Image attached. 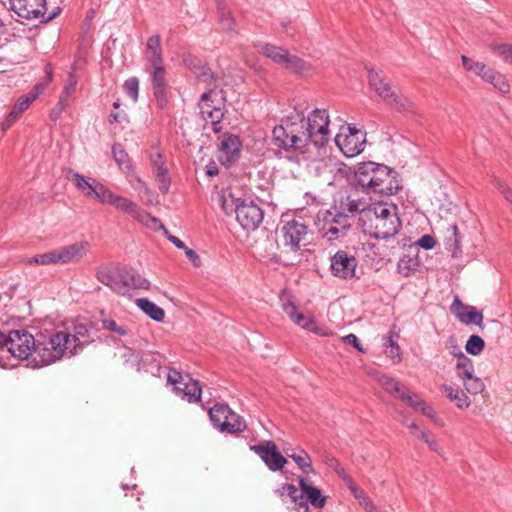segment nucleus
I'll return each mask as SVG.
<instances>
[{
  "label": "nucleus",
  "mask_w": 512,
  "mask_h": 512,
  "mask_svg": "<svg viewBox=\"0 0 512 512\" xmlns=\"http://www.w3.org/2000/svg\"><path fill=\"white\" fill-rule=\"evenodd\" d=\"M445 248L452 253L453 257L461 255V235L457 225H450L445 232L444 237Z\"/></svg>",
  "instance_id": "28"
},
{
  "label": "nucleus",
  "mask_w": 512,
  "mask_h": 512,
  "mask_svg": "<svg viewBox=\"0 0 512 512\" xmlns=\"http://www.w3.org/2000/svg\"><path fill=\"white\" fill-rule=\"evenodd\" d=\"M335 143L345 156L354 157L364 150L366 134L349 125L345 131H341L335 136Z\"/></svg>",
  "instance_id": "14"
},
{
  "label": "nucleus",
  "mask_w": 512,
  "mask_h": 512,
  "mask_svg": "<svg viewBox=\"0 0 512 512\" xmlns=\"http://www.w3.org/2000/svg\"><path fill=\"white\" fill-rule=\"evenodd\" d=\"M124 92L134 101L138 100L139 96V80L136 77H131L124 82Z\"/></svg>",
  "instance_id": "50"
},
{
  "label": "nucleus",
  "mask_w": 512,
  "mask_h": 512,
  "mask_svg": "<svg viewBox=\"0 0 512 512\" xmlns=\"http://www.w3.org/2000/svg\"><path fill=\"white\" fill-rule=\"evenodd\" d=\"M288 456L294 460V462L304 473L313 472L311 458L305 451H302V453L299 455L288 454Z\"/></svg>",
  "instance_id": "47"
},
{
  "label": "nucleus",
  "mask_w": 512,
  "mask_h": 512,
  "mask_svg": "<svg viewBox=\"0 0 512 512\" xmlns=\"http://www.w3.org/2000/svg\"><path fill=\"white\" fill-rule=\"evenodd\" d=\"M112 154L121 169L129 170L131 168L130 159L127 152L124 150L121 144H114L112 148Z\"/></svg>",
  "instance_id": "42"
},
{
  "label": "nucleus",
  "mask_w": 512,
  "mask_h": 512,
  "mask_svg": "<svg viewBox=\"0 0 512 512\" xmlns=\"http://www.w3.org/2000/svg\"><path fill=\"white\" fill-rule=\"evenodd\" d=\"M440 391L451 401L457 408L465 409L471 404V401L465 390L459 385L452 383H443L439 387Z\"/></svg>",
  "instance_id": "26"
},
{
  "label": "nucleus",
  "mask_w": 512,
  "mask_h": 512,
  "mask_svg": "<svg viewBox=\"0 0 512 512\" xmlns=\"http://www.w3.org/2000/svg\"><path fill=\"white\" fill-rule=\"evenodd\" d=\"M370 87L387 104L399 112H414V103L406 96L397 94L391 87L389 79L380 70L370 69L368 71Z\"/></svg>",
  "instance_id": "6"
},
{
  "label": "nucleus",
  "mask_w": 512,
  "mask_h": 512,
  "mask_svg": "<svg viewBox=\"0 0 512 512\" xmlns=\"http://www.w3.org/2000/svg\"><path fill=\"white\" fill-rule=\"evenodd\" d=\"M485 348L484 340L478 335H471L465 345L468 354L477 356L482 353Z\"/></svg>",
  "instance_id": "43"
},
{
  "label": "nucleus",
  "mask_w": 512,
  "mask_h": 512,
  "mask_svg": "<svg viewBox=\"0 0 512 512\" xmlns=\"http://www.w3.org/2000/svg\"><path fill=\"white\" fill-rule=\"evenodd\" d=\"M26 262L31 265L59 264L57 249L28 258Z\"/></svg>",
  "instance_id": "39"
},
{
  "label": "nucleus",
  "mask_w": 512,
  "mask_h": 512,
  "mask_svg": "<svg viewBox=\"0 0 512 512\" xmlns=\"http://www.w3.org/2000/svg\"><path fill=\"white\" fill-rule=\"evenodd\" d=\"M134 189L138 191L141 197H145L149 203H153V193L151 189L140 178L137 179V185Z\"/></svg>",
  "instance_id": "59"
},
{
  "label": "nucleus",
  "mask_w": 512,
  "mask_h": 512,
  "mask_svg": "<svg viewBox=\"0 0 512 512\" xmlns=\"http://www.w3.org/2000/svg\"><path fill=\"white\" fill-rule=\"evenodd\" d=\"M68 179L75 185V187L82 193L87 185L93 180V178L86 177L79 174L78 172L71 171Z\"/></svg>",
  "instance_id": "53"
},
{
  "label": "nucleus",
  "mask_w": 512,
  "mask_h": 512,
  "mask_svg": "<svg viewBox=\"0 0 512 512\" xmlns=\"http://www.w3.org/2000/svg\"><path fill=\"white\" fill-rule=\"evenodd\" d=\"M167 87H155L152 88L156 105L160 109H164L168 104Z\"/></svg>",
  "instance_id": "54"
},
{
  "label": "nucleus",
  "mask_w": 512,
  "mask_h": 512,
  "mask_svg": "<svg viewBox=\"0 0 512 512\" xmlns=\"http://www.w3.org/2000/svg\"><path fill=\"white\" fill-rule=\"evenodd\" d=\"M250 449L261 458L271 471H279L287 463L286 458L280 453L273 441L261 442L251 446Z\"/></svg>",
  "instance_id": "18"
},
{
  "label": "nucleus",
  "mask_w": 512,
  "mask_h": 512,
  "mask_svg": "<svg viewBox=\"0 0 512 512\" xmlns=\"http://www.w3.org/2000/svg\"><path fill=\"white\" fill-rule=\"evenodd\" d=\"M108 190L109 189L101 182L93 179L89 185L86 186L82 194L87 198L94 199L100 203H103Z\"/></svg>",
  "instance_id": "34"
},
{
  "label": "nucleus",
  "mask_w": 512,
  "mask_h": 512,
  "mask_svg": "<svg viewBox=\"0 0 512 512\" xmlns=\"http://www.w3.org/2000/svg\"><path fill=\"white\" fill-rule=\"evenodd\" d=\"M352 183L367 194L381 196L393 195L401 188L395 171L386 165L371 161L356 165Z\"/></svg>",
  "instance_id": "2"
},
{
  "label": "nucleus",
  "mask_w": 512,
  "mask_h": 512,
  "mask_svg": "<svg viewBox=\"0 0 512 512\" xmlns=\"http://www.w3.org/2000/svg\"><path fill=\"white\" fill-rule=\"evenodd\" d=\"M299 485L309 502L317 507L322 508L326 503V497L322 495L320 489L311 485L306 479L300 478Z\"/></svg>",
  "instance_id": "29"
},
{
  "label": "nucleus",
  "mask_w": 512,
  "mask_h": 512,
  "mask_svg": "<svg viewBox=\"0 0 512 512\" xmlns=\"http://www.w3.org/2000/svg\"><path fill=\"white\" fill-rule=\"evenodd\" d=\"M152 170L155 177H159L168 173L167 168L164 165L161 154H157L152 158Z\"/></svg>",
  "instance_id": "56"
},
{
  "label": "nucleus",
  "mask_w": 512,
  "mask_h": 512,
  "mask_svg": "<svg viewBox=\"0 0 512 512\" xmlns=\"http://www.w3.org/2000/svg\"><path fill=\"white\" fill-rule=\"evenodd\" d=\"M38 342L40 340H36L25 330H12L8 334L7 351L17 359L28 360V366L32 367L33 354Z\"/></svg>",
  "instance_id": "8"
},
{
  "label": "nucleus",
  "mask_w": 512,
  "mask_h": 512,
  "mask_svg": "<svg viewBox=\"0 0 512 512\" xmlns=\"http://www.w3.org/2000/svg\"><path fill=\"white\" fill-rule=\"evenodd\" d=\"M358 223L366 235L382 240L394 239L401 229L397 207L386 203L369 206L368 211L359 217Z\"/></svg>",
  "instance_id": "3"
},
{
  "label": "nucleus",
  "mask_w": 512,
  "mask_h": 512,
  "mask_svg": "<svg viewBox=\"0 0 512 512\" xmlns=\"http://www.w3.org/2000/svg\"><path fill=\"white\" fill-rule=\"evenodd\" d=\"M284 301V299H282ZM283 311L286 313V315L290 318V320L300 326L301 328L313 332L318 335H327L326 332L323 331V329L319 326H317L315 320L313 317L307 316L301 312L298 311L296 305L291 302H283L282 303Z\"/></svg>",
  "instance_id": "21"
},
{
  "label": "nucleus",
  "mask_w": 512,
  "mask_h": 512,
  "mask_svg": "<svg viewBox=\"0 0 512 512\" xmlns=\"http://www.w3.org/2000/svg\"><path fill=\"white\" fill-rule=\"evenodd\" d=\"M88 327L85 324H78L74 326L73 333L69 331V339L73 346L75 345L76 351L79 353L83 347L88 343Z\"/></svg>",
  "instance_id": "32"
},
{
  "label": "nucleus",
  "mask_w": 512,
  "mask_h": 512,
  "mask_svg": "<svg viewBox=\"0 0 512 512\" xmlns=\"http://www.w3.org/2000/svg\"><path fill=\"white\" fill-rule=\"evenodd\" d=\"M280 497H284L285 495L289 496L290 499L293 501V502H297L298 500H300L299 502V506H305V503L303 502V498H302V495L300 494L299 490L297 489L296 486H294L293 484H284L282 485L281 487H279L276 491H275Z\"/></svg>",
  "instance_id": "41"
},
{
  "label": "nucleus",
  "mask_w": 512,
  "mask_h": 512,
  "mask_svg": "<svg viewBox=\"0 0 512 512\" xmlns=\"http://www.w3.org/2000/svg\"><path fill=\"white\" fill-rule=\"evenodd\" d=\"M76 85H77L76 77L74 76L73 73H69L67 83L65 84L61 95L66 96L67 98L70 99V97L72 96V94L75 91Z\"/></svg>",
  "instance_id": "60"
},
{
  "label": "nucleus",
  "mask_w": 512,
  "mask_h": 512,
  "mask_svg": "<svg viewBox=\"0 0 512 512\" xmlns=\"http://www.w3.org/2000/svg\"><path fill=\"white\" fill-rule=\"evenodd\" d=\"M399 398L403 401H406L408 405L414 408L415 410H420L422 408V405L425 404V402L421 400L416 394L411 393L407 389L400 393Z\"/></svg>",
  "instance_id": "51"
},
{
  "label": "nucleus",
  "mask_w": 512,
  "mask_h": 512,
  "mask_svg": "<svg viewBox=\"0 0 512 512\" xmlns=\"http://www.w3.org/2000/svg\"><path fill=\"white\" fill-rule=\"evenodd\" d=\"M236 219L246 231H255L264 219V212L254 200L237 198L233 201Z\"/></svg>",
  "instance_id": "10"
},
{
  "label": "nucleus",
  "mask_w": 512,
  "mask_h": 512,
  "mask_svg": "<svg viewBox=\"0 0 512 512\" xmlns=\"http://www.w3.org/2000/svg\"><path fill=\"white\" fill-rule=\"evenodd\" d=\"M137 307L148 315L152 320L162 322L165 317V311L147 298H138L135 300Z\"/></svg>",
  "instance_id": "30"
},
{
  "label": "nucleus",
  "mask_w": 512,
  "mask_h": 512,
  "mask_svg": "<svg viewBox=\"0 0 512 512\" xmlns=\"http://www.w3.org/2000/svg\"><path fill=\"white\" fill-rule=\"evenodd\" d=\"M101 323L103 329L115 333L118 336H126L128 334L127 328L117 323L114 319L104 318L101 320Z\"/></svg>",
  "instance_id": "49"
},
{
  "label": "nucleus",
  "mask_w": 512,
  "mask_h": 512,
  "mask_svg": "<svg viewBox=\"0 0 512 512\" xmlns=\"http://www.w3.org/2000/svg\"><path fill=\"white\" fill-rule=\"evenodd\" d=\"M446 350L450 355L455 357L457 360L465 357L466 355L462 351V348L458 345L457 339L455 336H450L444 343Z\"/></svg>",
  "instance_id": "52"
},
{
  "label": "nucleus",
  "mask_w": 512,
  "mask_h": 512,
  "mask_svg": "<svg viewBox=\"0 0 512 512\" xmlns=\"http://www.w3.org/2000/svg\"><path fill=\"white\" fill-rule=\"evenodd\" d=\"M461 60H462V64H463V67L465 68V70L472 72V73H474L479 68V65L482 63V62L474 61L473 59H471L465 55L461 56Z\"/></svg>",
  "instance_id": "62"
},
{
  "label": "nucleus",
  "mask_w": 512,
  "mask_h": 512,
  "mask_svg": "<svg viewBox=\"0 0 512 512\" xmlns=\"http://www.w3.org/2000/svg\"><path fill=\"white\" fill-rule=\"evenodd\" d=\"M455 371L459 380L464 381L475 373L473 361L467 356L458 359L455 364Z\"/></svg>",
  "instance_id": "37"
},
{
  "label": "nucleus",
  "mask_w": 512,
  "mask_h": 512,
  "mask_svg": "<svg viewBox=\"0 0 512 512\" xmlns=\"http://www.w3.org/2000/svg\"><path fill=\"white\" fill-rule=\"evenodd\" d=\"M330 138L329 115L316 108L305 118L302 113L287 117L272 131V142L285 151H295L305 157L311 148L324 147Z\"/></svg>",
  "instance_id": "1"
},
{
  "label": "nucleus",
  "mask_w": 512,
  "mask_h": 512,
  "mask_svg": "<svg viewBox=\"0 0 512 512\" xmlns=\"http://www.w3.org/2000/svg\"><path fill=\"white\" fill-rule=\"evenodd\" d=\"M45 71V78L38 82L28 94L18 98L17 102L9 113L14 118L18 119L20 114L28 109L30 104L35 101L40 94L43 93L47 85L51 82L52 70L49 65H46Z\"/></svg>",
  "instance_id": "20"
},
{
  "label": "nucleus",
  "mask_w": 512,
  "mask_h": 512,
  "mask_svg": "<svg viewBox=\"0 0 512 512\" xmlns=\"http://www.w3.org/2000/svg\"><path fill=\"white\" fill-rule=\"evenodd\" d=\"M350 228L351 221L346 216L337 214L334 210V212L328 211L326 213L321 231L322 236L327 241L332 242L344 238Z\"/></svg>",
  "instance_id": "16"
},
{
  "label": "nucleus",
  "mask_w": 512,
  "mask_h": 512,
  "mask_svg": "<svg viewBox=\"0 0 512 512\" xmlns=\"http://www.w3.org/2000/svg\"><path fill=\"white\" fill-rule=\"evenodd\" d=\"M209 417L214 427L221 432L236 433L245 430V421L226 404H215L209 409Z\"/></svg>",
  "instance_id": "9"
},
{
  "label": "nucleus",
  "mask_w": 512,
  "mask_h": 512,
  "mask_svg": "<svg viewBox=\"0 0 512 512\" xmlns=\"http://www.w3.org/2000/svg\"><path fill=\"white\" fill-rule=\"evenodd\" d=\"M167 380L174 385V390L182 399L189 403H196L201 398L202 388L199 382L190 378L188 374L183 375L177 370H170Z\"/></svg>",
  "instance_id": "12"
},
{
  "label": "nucleus",
  "mask_w": 512,
  "mask_h": 512,
  "mask_svg": "<svg viewBox=\"0 0 512 512\" xmlns=\"http://www.w3.org/2000/svg\"><path fill=\"white\" fill-rule=\"evenodd\" d=\"M369 206L365 201L355 198L352 195L342 197L338 204L334 207L337 214L346 216L351 221V218L356 214L362 217L364 211H368Z\"/></svg>",
  "instance_id": "24"
},
{
  "label": "nucleus",
  "mask_w": 512,
  "mask_h": 512,
  "mask_svg": "<svg viewBox=\"0 0 512 512\" xmlns=\"http://www.w3.org/2000/svg\"><path fill=\"white\" fill-rule=\"evenodd\" d=\"M102 204L112 205L117 210L131 215L134 219L147 226L150 224V222H158L157 218L144 211L135 202L126 197L113 193L110 189L106 193V197Z\"/></svg>",
  "instance_id": "13"
},
{
  "label": "nucleus",
  "mask_w": 512,
  "mask_h": 512,
  "mask_svg": "<svg viewBox=\"0 0 512 512\" xmlns=\"http://www.w3.org/2000/svg\"><path fill=\"white\" fill-rule=\"evenodd\" d=\"M435 244H436L435 238L431 235L425 234L417 242L412 243V244H407L406 237H403L401 240L397 239L396 245H392L391 249L392 250L400 249V248L404 249L406 246H417V253H418L419 248H423L425 250H431L432 248H434Z\"/></svg>",
  "instance_id": "33"
},
{
  "label": "nucleus",
  "mask_w": 512,
  "mask_h": 512,
  "mask_svg": "<svg viewBox=\"0 0 512 512\" xmlns=\"http://www.w3.org/2000/svg\"><path fill=\"white\" fill-rule=\"evenodd\" d=\"M491 48L504 62L512 64V45L505 43L493 44Z\"/></svg>",
  "instance_id": "48"
},
{
  "label": "nucleus",
  "mask_w": 512,
  "mask_h": 512,
  "mask_svg": "<svg viewBox=\"0 0 512 512\" xmlns=\"http://www.w3.org/2000/svg\"><path fill=\"white\" fill-rule=\"evenodd\" d=\"M468 305H465L458 296H456L451 304V312L457 317V319H460L461 315H464L465 312L469 310Z\"/></svg>",
  "instance_id": "58"
},
{
  "label": "nucleus",
  "mask_w": 512,
  "mask_h": 512,
  "mask_svg": "<svg viewBox=\"0 0 512 512\" xmlns=\"http://www.w3.org/2000/svg\"><path fill=\"white\" fill-rule=\"evenodd\" d=\"M217 10L219 13V23L226 32L232 33L235 32V21L231 16V13L224 2H219L217 5Z\"/></svg>",
  "instance_id": "36"
},
{
  "label": "nucleus",
  "mask_w": 512,
  "mask_h": 512,
  "mask_svg": "<svg viewBox=\"0 0 512 512\" xmlns=\"http://www.w3.org/2000/svg\"><path fill=\"white\" fill-rule=\"evenodd\" d=\"M493 71V69L488 68L484 63H481L479 65V68L474 72V74L486 82L487 80H489Z\"/></svg>",
  "instance_id": "64"
},
{
  "label": "nucleus",
  "mask_w": 512,
  "mask_h": 512,
  "mask_svg": "<svg viewBox=\"0 0 512 512\" xmlns=\"http://www.w3.org/2000/svg\"><path fill=\"white\" fill-rule=\"evenodd\" d=\"M96 278L114 292L126 295L133 289L148 290L150 282L136 271L127 268L101 266L96 271Z\"/></svg>",
  "instance_id": "5"
},
{
  "label": "nucleus",
  "mask_w": 512,
  "mask_h": 512,
  "mask_svg": "<svg viewBox=\"0 0 512 512\" xmlns=\"http://www.w3.org/2000/svg\"><path fill=\"white\" fill-rule=\"evenodd\" d=\"M256 47L259 53L295 74H305L312 70V66L308 62L296 55L289 54L287 50L281 47L270 43H259Z\"/></svg>",
  "instance_id": "7"
},
{
  "label": "nucleus",
  "mask_w": 512,
  "mask_h": 512,
  "mask_svg": "<svg viewBox=\"0 0 512 512\" xmlns=\"http://www.w3.org/2000/svg\"><path fill=\"white\" fill-rule=\"evenodd\" d=\"M90 243L88 241L74 242L57 249L59 264L80 262L88 253Z\"/></svg>",
  "instance_id": "23"
},
{
  "label": "nucleus",
  "mask_w": 512,
  "mask_h": 512,
  "mask_svg": "<svg viewBox=\"0 0 512 512\" xmlns=\"http://www.w3.org/2000/svg\"><path fill=\"white\" fill-rule=\"evenodd\" d=\"M10 9L15 12L20 18L31 20L39 19L42 23H47L54 19L60 9L57 8L49 15H46V1L45 0H9Z\"/></svg>",
  "instance_id": "11"
},
{
  "label": "nucleus",
  "mask_w": 512,
  "mask_h": 512,
  "mask_svg": "<svg viewBox=\"0 0 512 512\" xmlns=\"http://www.w3.org/2000/svg\"><path fill=\"white\" fill-rule=\"evenodd\" d=\"M420 411L428 418H430L432 421H434V423L440 425V426H443V421L438 418L437 416V413L435 412V410L427 405L426 403L424 405H422V408L420 409Z\"/></svg>",
  "instance_id": "61"
},
{
  "label": "nucleus",
  "mask_w": 512,
  "mask_h": 512,
  "mask_svg": "<svg viewBox=\"0 0 512 512\" xmlns=\"http://www.w3.org/2000/svg\"><path fill=\"white\" fill-rule=\"evenodd\" d=\"M459 321L465 325L475 324L482 327L483 314L477 311L474 307L470 306L469 310L464 315L460 316Z\"/></svg>",
  "instance_id": "44"
},
{
  "label": "nucleus",
  "mask_w": 512,
  "mask_h": 512,
  "mask_svg": "<svg viewBox=\"0 0 512 512\" xmlns=\"http://www.w3.org/2000/svg\"><path fill=\"white\" fill-rule=\"evenodd\" d=\"M145 71L151 77L152 88L168 86L166 79L167 71L164 63L146 66Z\"/></svg>",
  "instance_id": "31"
},
{
  "label": "nucleus",
  "mask_w": 512,
  "mask_h": 512,
  "mask_svg": "<svg viewBox=\"0 0 512 512\" xmlns=\"http://www.w3.org/2000/svg\"><path fill=\"white\" fill-rule=\"evenodd\" d=\"M418 438L426 443L430 450L436 452L439 455H442L443 450L436 439V437L429 431H420L418 434Z\"/></svg>",
  "instance_id": "46"
},
{
  "label": "nucleus",
  "mask_w": 512,
  "mask_h": 512,
  "mask_svg": "<svg viewBox=\"0 0 512 512\" xmlns=\"http://www.w3.org/2000/svg\"><path fill=\"white\" fill-rule=\"evenodd\" d=\"M462 384L464 386V390L466 391V393L472 395L480 394L485 389L484 382L479 377H477L475 373L471 375L469 378L462 381Z\"/></svg>",
  "instance_id": "40"
},
{
  "label": "nucleus",
  "mask_w": 512,
  "mask_h": 512,
  "mask_svg": "<svg viewBox=\"0 0 512 512\" xmlns=\"http://www.w3.org/2000/svg\"><path fill=\"white\" fill-rule=\"evenodd\" d=\"M69 98L66 96L60 95L58 103L55 105V107L51 110L50 117L52 120H56L60 117L62 112L65 110V108L69 104Z\"/></svg>",
  "instance_id": "57"
},
{
  "label": "nucleus",
  "mask_w": 512,
  "mask_h": 512,
  "mask_svg": "<svg viewBox=\"0 0 512 512\" xmlns=\"http://www.w3.org/2000/svg\"><path fill=\"white\" fill-rule=\"evenodd\" d=\"M376 380L378 383L389 393L395 394L396 397L399 398V395L402 391H405V388L402 384L386 374L377 373Z\"/></svg>",
  "instance_id": "35"
},
{
  "label": "nucleus",
  "mask_w": 512,
  "mask_h": 512,
  "mask_svg": "<svg viewBox=\"0 0 512 512\" xmlns=\"http://www.w3.org/2000/svg\"><path fill=\"white\" fill-rule=\"evenodd\" d=\"M241 141L234 134H224L219 144V160L226 166L236 162L240 155Z\"/></svg>",
  "instance_id": "22"
},
{
  "label": "nucleus",
  "mask_w": 512,
  "mask_h": 512,
  "mask_svg": "<svg viewBox=\"0 0 512 512\" xmlns=\"http://www.w3.org/2000/svg\"><path fill=\"white\" fill-rule=\"evenodd\" d=\"M144 57L147 62V66H155L157 64L164 63L161 38L159 35H153L148 38Z\"/></svg>",
  "instance_id": "27"
},
{
  "label": "nucleus",
  "mask_w": 512,
  "mask_h": 512,
  "mask_svg": "<svg viewBox=\"0 0 512 512\" xmlns=\"http://www.w3.org/2000/svg\"><path fill=\"white\" fill-rule=\"evenodd\" d=\"M486 82L492 84L501 93H508L510 90L506 77L495 70Z\"/></svg>",
  "instance_id": "45"
},
{
  "label": "nucleus",
  "mask_w": 512,
  "mask_h": 512,
  "mask_svg": "<svg viewBox=\"0 0 512 512\" xmlns=\"http://www.w3.org/2000/svg\"><path fill=\"white\" fill-rule=\"evenodd\" d=\"M76 354L78 352L69 339V331H57L47 339L38 342L33 354L32 368L47 366L63 358H71Z\"/></svg>",
  "instance_id": "4"
},
{
  "label": "nucleus",
  "mask_w": 512,
  "mask_h": 512,
  "mask_svg": "<svg viewBox=\"0 0 512 512\" xmlns=\"http://www.w3.org/2000/svg\"><path fill=\"white\" fill-rule=\"evenodd\" d=\"M357 260L345 250L337 251L330 259V270L333 276L351 280L356 276Z\"/></svg>",
  "instance_id": "17"
},
{
  "label": "nucleus",
  "mask_w": 512,
  "mask_h": 512,
  "mask_svg": "<svg viewBox=\"0 0 512 512\" xmlns=\"http://www.w3.org/2000/svg\"><path fill=\"white\" fill-rule=\"evenodd\" d=\"M155 178H156V181L158 183L159 189L163 193H167L168 190H169V187H170V183H171V179H170L169 173H166L164 175H161V176L155 177Z\"/></svg>",
  "instance_id": "63"
},
{
  "label": "nucleus",
  "mask_w": 512,
  "mask_h": 512,
  "mask_svg": "<svg viewBox=\"0 0 512 512\" xmlns=\"http://www.w3.org/2000/svg\"><path fill=\"white\" fill-rule=\"evenodd\" d=\"M383 347L384 353L393 361V363L396 364L401 361V349L391 336H386L384 338Z\"/></svg>",
  "instance_id": "38"
},
{
  "label": "nucleus",
  "mask_w": 512,
  "mask_h": 512,
  "mask_svg": "<svg viewBox=\"0 0 512 512\" xmlns=\"http://www.w3.org/2000/svg\"><path fill=\"white\" fill-rule=\"evenodd\" d=\"M283 244L291 251L296 252L301 248V242L307 235V226L301 219L292 218L283 220L280 228Z\"/></svg>",
  "instance_id": "15"
},
{
  "label": "nucleus",
  "mask_w": 512,
  "mask_h": 512,
  "mask_svg": "<svg viewBox=\"0 0 512 512\" xmlns=\"http://www.w3.org/2000/svg\"><path fill=\"white\" fill-rule=\"evenodd\" d=\"M213 96H216L213 90L204 92L199 103L200 113L206 123H210L212 130L219 133L222 130L221 120L224 116L222 107L213 105Z\"/></svg>",
  "instance_id": "19"
},
{
  "label": "nucleus",
  "mask_w": 512,
  "mask_h": 512,
  "mask_svg": "<svg viewBox=\"0 0 512 512\" xmlns=\"http://www.w3.org/2000/svg\"><path fill=\"white\" fill-rule=\"evenodd\" d=\"M421 261L417 253V246H407V249L397 263V271L403 277H410L419 271Z\"/></svg>",
  "instance_id": "25"
},
{
  "label": "nucleus",
  "mask_w": 512,
  "mask_h": 512,
  "mask_svg": "<svg viewBox=\"0 0 512 512\" xmlns=\"http://www.w3.org/2000/svg\"><path fill=\"white\" fill-rule=\"evenodd\" d=\"M193 71L201 81L207 83V85H209V86L213 85L214 78H213L210 68H208L204 65L194 66Z\"/></svg>",
  "instance_id": "55"
}]
</instances>
